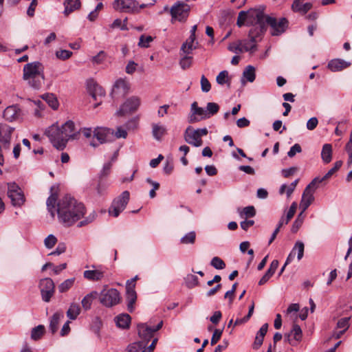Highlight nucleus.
I'll return each mask as SVG.
<instances>
[{"mask_svg": "<svg viewBox=\"0 0 352 352\" xmlns=\"http://www.w3.org/2000/svg\"><path fill=\"white\" fill-rule=\"evenodd\" d=\"M58 219L66 226H71L85 214L84 205L70 195H65L57 203Z\"/></svg>", "mask_w": 352, "mask_h": 352, "instance_id": "obj_1", "label": "nucleus"}, {"mask_svg": "<svg viewBox=\"0 0 352 352\" xmlns=\"http://www.w3.org/2000/svg\"><path fill=\"white\" fill-rule=\"evenodd\" d=\"M44 67L38 61L28 63L23 67V79L34 89H39L44 82Z\"/></svg>", "mask_w": 352, "mask_h": 352, "instance_id": "obj_2", "label": "nucleus"}, {"mask_svg": "<svg viewBox=\"0 0 352 352\" xmlns=\"http://www.w3.org/2000/svg\"><path fill=\"white\" fill-rule=\"evenodd\" d=\"M263 19L262 12L256 10H250L247 12L241 11L237 17L236 25L241 27L246 22L247 25H253V28L257 27L258 29L259 27H261L262 29L264 25Z\"/></svg>", "mask_w": 352, "mask_h": 352, "instance_id": "obj_3", "label": "nucleus"}, {"mask_svg": "<svg viewBox=\"0 0 352 352\" xmlns=\"http://www.w3.org/2000/svg\"><path fill=\"white\" fill-rule=\"evenodd\" d=\"M263 28L259 27V31L263 33L266 30V26L270 25L272 28V34L273 36H278L283 33L288 26V21L285 18L277 19L274 17L266 16L263 14Z\"/></svg>", "mask_w": 352, "mask_h": 352, "instance_id": "obj_4", "label": "nucleus"}, {"mask_svg": "<svg viewBox=\"0 0 352 352\" xmlns=\"http://www.w3.org/2000/svg\"><path fill=\"white\" fill-rule=\"evenodd\" d=\"M45 134L50 138V142L55 148L60 151L65 148L67 142L58 125L53 124L50 126L46 130Z\"/></svg>", "mask_w": 352, "mask_h": 352, "instance_id": "obj_5", "label": "nucleus"}, {"mask_svg": "<svg viewBox=\"0 0 352 352\" xmlns=\"http://www.w3.org/2000/svg\"><path fill=\"white\" fill-rule=\"evenodd\" d=\"M129 192L125 190L120 196L114 199L109 209V214L114 217H118L120 212L125 209L129 201Z\"/></svg>", "mask_w": 352, "mask_h": 352, "instance_id": "obj_6", "label": "nucleus"}, {"mask_svg": "<svg viewBox=\"0 0 352 352\" xmlns=\"http://www.w3.org/2000/svg\"><path fill=\"white\" fill-rule=\"evenodd\" d=\"M8 197L10 199L12 206L21 207L25 199L22 190L15 182L8 183Z\"/></svg>", "mask_w": 352, "mask_h": 352, "instance_id": "obj_7", "label": "nucleus"}, {"mask_svg": "<svg viewBox=\"0 0 352 352\" xmlns=\"http://www.w3.org/2000/svg\"><path fill=\"white\" fill-rule=\"evenodd\" d=\"M317 179H313L304 190L300 202V208L306 210L315 199L314 192L317 189Z\"/></svg>", "mask_w": 352, "mask_h": 352, "instance_id": "obj_8", "label": "nucleus"}, {"mask_svg": "<svg viewBox=\"0 0 352 352\" xmlns=\"http://www.w3.org/2000/svg\"><path fill=\"white\" fill-rule=\"evenodd\" d=\"M121 298L116 289H103L100 292V302L107 307H111L120 302Z\"/></svg>", "mask_w": 352, "mask_h": 352, "instance_id": "obj_9", "label": "nucleus"}, {"mask_svg": "<svg viewBox=\"0 0 352 352\" xmlns=\"http://www.w3.org/2000/svg\"><path fill=\"white\" fill-rule=\"evenodd\" d=\"M261 34L257 27L252 28L248 34L249 39L240 40L243 52H248L250 54L254 53L257 50L256 38Z\"/></svg>", "mask_w": 352, "mask_h": 352, "instance_id": "obj_10", "label": "nucleus"}, {"mask_svg": "<svg viewBox=\"0 0 352 352\" xmlns=\"http://www.w3.org/2000/svg\"><path fill=\"white\" fill-rule=\"evenodd\" d=\"M112 6L114 10L121 12H139V3L136 0H114Z\"/></svg>", "mask_w": 352, "mask_h": 352, "instance_id": "obj_11", "label": "nucleus"}, {"mask_svg": "<svg viewBox=\"0 0 352 352\" xmlns=\"http://www.w3.org/2000/svg\"><path fill=\"white\" fill-rule=\"evenodd\" d=\"M163 325V321L161 320L155 328L151 327L146 323H140L138 325V331L139 337L142 340L141 342H148L153 337L154 333L160 330Z\"/></svg>", "mask_w": 352, "mask_h": 352, "instance_id": "obj_12", "label": "nucleus"}, {"mask_svg": "<svg viewBox=\"0 0 352 352\" xmlns=\"http://www.w3.org/2000/svg\"><path fill=\"white\" fill-rule=\"evenodd\" d=\"M39 288L42 300L45 302H49L55 292V285L52 279L50 278L41 279L39 283Z\"/></svg>", "mask_w": 352, "mask_h": 352, "instance_id": "obj_13", "label": "nucleus"}, {"mask_svg": "<svg viewBox=\"0 0 352 352\" xmlns=\"http://www.w3.org/2000/svg\"><path fill=\"white\" fill-rule=\"evenodd\" d=\"M3 118L8 122H22L23 112L18 104L7 107L3 112Z\"/></svg>", "mask_w": 352, "mask_h": 352, "instance_id": "obj_14", "label": "nucleus"}, {"mask_svg": "<svg viewBox=\"0 0 352 352\" xmlns=\"http://www.w3.org/2000/svg\"><path fill=\"white\" fill-rule=\"evenodd\" d=\"M140 104V98L138 97H131L128 98L116 111V115L123 116L129 114L138 109Z\"/></svg>", "mask_w": 352, "mask_h": 352, "instance_id": "obj_15", "label": "nucleus"}, {"mask_svg": "<svg viewBox=\"0 0 352 352\" xmlns=\"http://www.w3.org/2000/svg\"><path fill=\"white\" fill-rule=\"evenodd\" d=\"M129 89V82L123 78L118 79L113 87L111 96L114 100H118L124 97Z\"/></svg>", "mask_w": 352, "mask_h": 352, "instance_id": "obj_16", "label": "nucleus"}, {"mask_svg": "<svg viewBox=\"0 0 352 352\" xmlns=\"http://www.w3.org/2000/svg\"><path fill=\"white\" fill-rule=\"evenodd\" d=\"M190 6L184 2H177L170 9V14L173 19L181 21L185 20L188 16Z\"/></svg>", "mask_w": 352, "mask_h": 352, "instance_id": "obj_17", "label": "nucleus"}, {"mask_svg": "<svg viewBox=\"0 0 352 352\" xmlns=\"http://www.w3.org/2000/svg\"><path fill=\"white\" fill-rule=\"evenodd\" d=\"M184 138L185 141L195 147H199L202 145L203 141L198 134V131H195L191 126L186 128L184 133Z\"/></svg>", "mask_w": 352, "mask_h": 352, "instance_id": "obj_18", "label": "nucleus"}, {"mask_svg": "<svg viewBox=\"0 0 352 352\" xmlns=\"http://www.w3.org/2000/svg\"><path fill=\"white\" fill-rule=\"evenodd\" d=\"M92 267L94 269L85 270L83 272L84 278L90 281H99L102 280L104 278L105 273L103 270V267L102 265H99L96 268L95 265H92Z\"/></svg>", "mask_w": 352, "mask_h": 352, "instance_id": "obj_19", "label": "nucleus"}, {"mask_svg": "<svg viewBox=\"0 0 352 352\" xmlns=\"http://www.w3.org/2000/svg\"><path fill=\"white\" fill-rule=\"evenodd\" d=\"M14 129L6 124H0V142L3 144L5 148L8 149L11 140L12 133Z\"/></svg>", "mask_w": 352, "mask_h": 352, "instance_id": "obj_20", "label": "nucleus"}, {"mask_svg": "<svg viewBox=\"0 0 352 352\" xmlns=\"http://www.w3.org/2000/svg\"><path fill=\"white\" fill-rule=\"evenodd\" d=\"M110 133V130L106 128L97 127L94 131V138L98 141L96 142L94 140L90 142V145L93 147H97L100 144H102L107 140V135Z\"/></svg>", "mask_w": 352, "mask_h": 352, "instance_id": "obj_21", "label": "nucleus"}, {"mask_svg": "<svg viewBox=\"0 0 352 352\" xmlns=\"http://www.w3.org/2000/svg\"><path fill=\"white\" fill-rule=\"evenodd\" d=\"M302 336V333L300 327L297 324H294L290 332L285 334L284 339L285 342H289L290 344H294L293 340L300 341Z\"/></svg>", "mask_w": 352, "mask_h": 352, "instance_id": "obj_22", "label": "nucleus"}, {"mask_svg": "<svg viewBox=\"0 0 352 352\" xmlns=\"http://www.w3.org/2000/svg\"><path fill=\"white\" fill-rule=\"evenodd\" d=\"M87 91L94 100L98 96H104L105 91L101 86L97 84L94 80H89L87 82Z\"/></svg>", "mask_w": 352, "mask_h": 352, "instance_id": "obj_23", "label": "nucleus"}, {"mask_svg": "<svg viewBox=\"0 0 352 352\" xmlns=\"http://www.w3.org/2000/svg\"><path fill=\"white\" fill-rule=\"evenodd\" d=\"M350 65H351L350 62L345 61L342 59L336 58V59L331 60L328 63V68L331 71L335 72L341 71L345 68H347Z\"/></svg>", "mask_w": 352, "mask_h": 352, "instance_id": "obj_24", "label": "nucleus"}, {"mask_svg": "<svg viewBox=\"0 0 352 352\" xmlns=\"http://www.w3.org/2000/svg\"><path fill=\"white\" fill-rule=\"evenodd\" d=\"M195 39L196 38L189 36L186 41L182 45L180 52L183 54H190L199 45Z\"/></svg>", "mask_w": 352, "mask_h": 352, "instance_id": "obj_25", "label": "nucleus"}, {"mask_svg": "<svg viewBox=\"0 0 352 352\" xmlns=\"http://www.w3.org/2000/svg\"><path fill=\"white\" fill-rule=\"evenodd\" d=\"M60 129L63 132L64 138L66 139L67 142L70 138H73L74 136L75 125L74 123L71 120H68L65 124H63L61 127H60Z\"/></svg>", "mask_w": 352, "mask_h": 352, "instance_id": "obj_26", "label": "nucleus"}, {"mask_svg": "<svg viewBox=\"0 0 352 352\" xmlns=\"http://www.w3.org/2000/svg\"><path fill=\"white\" fill-rule=\"evenodd\" d=\"M292 8L294 12L305 14L311 9L312 3L309 2L304 3L302 1L295 0L292 3Z\"/></svg>", "mask_w": 352, "mask_h": 352, "instance_id": "obj_27", "label": "nucleus"}, {"mask_svg": "<svg viewBox=\"0 0 352 352\" xmlns=\"http://www.w3.org/2000/svg\"><path fill=\"white\" fill-rule=\"evenodd\" d=\"M64 318V314L62 311H58L54 314L50 319V329L54 334L55 333L58 328V324L60 319Z\"/></svg>", "mask_w": 352, "mask_h": 352, "instance_id": "obj_28", "label": "nucleus"}, {"mask_svg": "<svg viewBox=\"0 0 352 352\" xmlns=\"http://www.w3.org/2000/svg\"><path fill=\"white\" fill-rule=\"evenodd\" d=\"M64 6V14L67 16L80 7V0H65Z\"/></svg>", "mask_w": 352, "mask_h": 352, "instance_id": "obj_29", "label": "nucleus"}, {"mask_svg": "<svg viewBox=\"0 0 352 352\" xmlns=\"http://www.w3.org/2000/svg\"><path fill=\"white\" fill-rule=\"evenodd\" d=\"M332 145L324 144L321 151V158L324 164H329L332 160Z\"/></svg>", "mask_w": 352, "mask_h": 352, "instance_id": "obj_30", "label": "nucleus"}, {"mask_svg": "<svg viewBox=\"0 0 352 352\" xmlns=\"http://www.w3.org/2000/svg\"><path fill=\"white\" fill-rule=\"evenodd\" d=\"M115 320L118 327L122 329H127L129 327L131 317L129 314H123L116 317Z\"/></svg>", "mask_w": 352, "mask_h": 352, "instance_id": "obj_31", "label": "nucleus"}, {"mask_svg": "<svg viewBox=\"0 0 352 352\" xmlns=\"http://www.w3.org/2000/svg\"><path fill=\"white\" fill-rule=\"evenodd\" d=\"M98 296L97 292H91L87 294L82 300L81 304L85 310H89L91 309L93 300L96 298Z\"/></svg>", "mask_w": 352, "mask_h": 352, "instance_id": "obj_32", "label": "nucleus"}, {"mask_svg": "<svg viewBox=\"0 0 352 352\" xmlns=\"http://www.w3.org/2000/svg\"><path fill=\"white\" fill-rule=\"evenodd\" d=\"M342 165V161H337L334 164V166L331 168L322 177H315L314 179H317L316 182L320 184L323 181L330 178Z\"/></svg>", "mask_w": 352, "mask_h": 352, "instance_id": "obj_33", "label": "nucleus"}, {"mask_svg": "<svg viewBox=\"0 0 352 352\" xmlns=\"http://www.w3.org/2000/svg\"><path fill=\"white\" fill-rule=\"evenodd\" d=\"M80 313V307L79 304L76 302H72L70 304L68 310L67 311V316L70 320H75Z\"/></svg>", "mask_w": 352, "mask_h": 352, "instance_id": "obj_34", "label": "nucleus"}, {"mask_svg": "<svg viewBox=\"0 0 352 352\" xmlns=\"http://www.w3.org/2000/svg\"><path fill=\"white\" fill-rule=\"evenodd\" d=\"M57 195L52 193L47 199V207L52 217L55 216Z\"/></svg>", "mask_w": 352, "mask_h": 352, "instance_id": "obj_35", "label": "nucleus"}, {"mask_svg": "<svg viewBox=\"0 0 352 352\" xmlns=\"http://www.w3.org/2000/svg\"><path fill=\"white\" fill-rule=\"evenodd\" d=\"M166 128L159 124H153L152 133L155 139L160 140L162 137L166 133Z\"/></svg>", "mask_w": 352, "mask_h": 352, "instance_id": "obj_36", "label": "nucleus"}, {"mask_svg": "<svg viewBox=\"0 0 352 352\" xmlns=\"http://www.w3.org/2000/svg\"><path fill=\"white\" fill-rule=\"evenodd\" d=\"M42 98L45 100V103L48 104L53 109H57L58 107V102L52 94H46L42 96Z\"/></svg>", "mask_w": 352, "mask_h": 352, "instance_id": "obj_37", "label": "nucleus"}, {"mask_svg": "<svg viewBox=\"0 0 352 352\" xmlns=\"http://www.w3.org/2000/svg\"><path fill=\"white\" fill-rule=\"evenodd\" d=\"M255 68L252 65H248L243 72V78L248 82H252L255 80Z\"/></svg>", "mask_w": 352, "mask_h": 352, "instance_id": "obj_38", "label": "nucleus"}, {"mask_svg": "<svg viewBox=\"0 0 352 352\" xmlns=\"http://www.w3.org/2000/svg\"><path fill=\"white\" fill-rule=\"evenodd\" d=\"M146 346V342L140 341L135 342L127 346L126 352H141Z\"/></svg>", "mask_w": 352, "mask_h": 352, "instance_id": "obj_39", "label": "nucleus"}, {"mask_svg": "<svg viewBox=\"0 0 352 352\" xmlns=\"http://www.w3.org/2000/svg\"><path fill=\"white\" fill-rule=\"evenodd\" d=\"M191 112H193V113L197 116H199L200 120L208 118L206 109L197 107V103L196 102H194L191 104Z\"/></svg>", "mask_w": 352, "mask_h": 352, "instance_id": "obj_40", "label": "nucleus"}, {"mask_svg": "<svg viewBox=\"0 0 352 352\" xmlns=\"http://www.w3.org/2000/svg\"><path fill=\"white\" fill-rule=\"evenodd\" d=\"M45 327L43 325H38L33 328L31 331V338L34 340H38L41 339L42 336L44 334Z\"/></svg>", "mask_w": 352, "mask_h": 352, "instance_id": "obj_41", "label": "nucleus"}, {"mask_svg": "<svg viewBox=\"0 0 352 352\" xmlns=\"http://www.w3.org/2000/svg\"><path fill=\"white\" fill-rule=\"evenodd\" d=\"M216 81L219 85H223L226 83L228 87H230V82L229 80L228 72L226 70L221 71L217 76Z\"/></svg>", "mask_w": 352, "mask_h": 352, "instance_id": "obj_42", "label": "nucleus"}, {"mask_svg": "<svg viewBox=\"0 0 352 352\" xmlns=\"http://www.w3.org/2000/svg\"><path fill=\"white\" fill-rule=\"evenodd\" d=\"M185 284L188 288H193L195 286L198 285L199 280L198 278L192 274H188L185 278Z\"/></svg>", "mask_w": 352, "mask_h": 352, "instance_id": "obj_43", "label": "nucleus"}, {"mask_svg": "<svg viewBox=\"0 0 352 352\" xmlns=\"http://www.w3.org/2000/svg\"><path fill=\"white\" fill-rule=\"evenodd\" d=\"M75 278H71L65 280L58 285V291L60 293H64L68 291L74 284Z\"/></svg>", "mask_w": 352, "mask_h": 352, "instance_id": "obj_44", "label": "nucleus"}, {"mask_svg": "<svg viewBox=\"0 0 352 352\" xmlns=\"http://www.w3.org/2000/svg\"><path fill=\"white\" fill-rule=\"evenodd\" d=\"M196 233L195 231H191L186 234L180 239V243L182 244H193L195 242Z\"/></svg>", "mask_w": 352, "mask_h": 352, "instance_id": "obj_45", "label": "nucleus"}, {"mask_svg": "<svg viewBox=\"0 0 352 352\" xmlns=\"http://www.w3.org/2000/svg\"><path fill=\"white\" fill-rule=\"evenodd\" d=\"M219 110V106L215 102H208L206 105V112L208 118L216 114Z\"/></svg>", "mask_w": 352, "mask_h": 352, "instance_id": "obj_46", "label": "nucleus"}, {"mask_svg": "<svg viewBox=\"0 0 352 352\" xmlns=\"http://www.w3.org/2000/svg\"><path fill=\"white\" fill-rule=\"evenodd\" d=\"M192 57L189 54H184V56L179 60V65L182 69H186L192 65Z\"/></svg>", "mask_w": 352, "mask_h": 352, "instance_id": "obj_47", "label": "nucleus"}, {"mask_svg": "<svg viewBox=\"0 0 352 352\" xmlns=\"http://www.w3.org/2000/svg\"><path fill=\"white\" fill-rule=\"evenodd\" d=\"M304 250H305L304 243L302 241H298L295 243V245L292 250L294 251L295 253L297 251V252H298L297 258L298 261H300L303 257Z\"/></svg>", "mask_w": 352, "mask_h": 352, "instance_id": "obj_48", "label": "nucleus"}, {"mask_svg": "<svg viewBox=\"0 0 352 352\" xmlns=\"http://www.w3.org/2000/svg\"><path fill=\"white\" fill-rule=\"evenodd\" d=\"M210 265L217 270H223L226 267L225 262L218 256L212 258Z\"/></svg>", "mask_w": 352, "mask_h": 352, "instance_id": "obj_49", "label": "nucleus"}, {"mask_svg": "<svg viewBox=\"0 0 352 352\" xmlns=\"http://www.w3.org/2000/svg\"><path fill=\"white\" fill-rule=\"evenodd\" d=\"M153 41L151 36L141 35L138 42V46L140 47L147 48L149 47L151 42Z\"/></svg>", "mask_w": 352, "mask_h": 352, "instance_id": "obj_50", "label": "nucleus"}, {"mask_svg": "<svg viewBox=\"0 0 352 352\" xmlns=\"http://www.w3.org/2000/svg\"><path fill=\"white\" fill-rule=\"evenodd\" d=\"M350 320L349 317L347 318H342L340 320H338L337 323V327L340 329H344L343 331L340 332V334L338 336V338H339L340 335L344 333V332L348 329L349 327V321Z\"/></svg>", "mask_w": 352, "mask_h": 352, "instance_id": "obj_51", "label": "nucleus"}, {"mask_svg": "<svg viewBox=\"0 0 352 352\" xmlns=\"http://www.w3.org/2000/svg\"><path fill=\"white\" fill-rule=\"evenodd\" d=\"M256 215V210L254 206H250L245 207L243 209L242 212H241L240 216L243 217L245 216L246 218L254 217Z\"/></svg>", "mask_w": 352, "mask_h": 352, "instance_id": "obj_52", "label": "nucleus"}, {"mask_svg": "<svg viewBox=\"0 0 352 352\" xmlns=\"http://www.w3.org/2000/svg\"><path fill=\"white\" fill-rule=\"evenodd\" d=\"M126 21L127 18H126L123 21L120 19H116L114 20L111 27L112 28H120L122 30H127Z\"/></svg>", "mask_w": 352, "mask_h": 352, "instance_id": "obj_53", "label": "nucleus"}, {"mask_svg": "<svg viewBox=\"0 0 352 352\" xmlns=\"http://www.w3.org/2000/svg\"><path fill=\"white\" fill-rule=\"evenodd\" d=\"M56 242L57 239L53 234L48 235L44 240L45 246L48 249L52 248L56 245Z\"/></svg>", "mask_w": 352, "mask_h": 352, "instance_id": "obj_54", "label": "nucleus"}, {"mask_svg": "<svg viewBox=\"0 0 352 352\" xmlns=\"http://www.w3.org/2000/svg\"><path fill=\"white\" fill-rule=\"evenodd\" d=\"M107 54L105 52L100 51L97 55L92 56L91 60L94 64H100L105 60Z\"/></svg>", "mask_w": 352, "mask_h": 352, "instance_id": "obj_55", "label": "nucleus"}, {"mask_svg": "<svg viewBox=\"0 0 352 352\" xmlns=\"http://www.w3.org/2000/svg\"><path fill=\"white\" fill-rule=\"evenodd\" d=\"M200 82H201V91L203 92L207 93L210 90V89H211L210 82H209V80L207 79V78L204 75H202V76L201 77Z\"/></svg>", "mask_w": 352, "mask_h": 352, "instance_id": "obj_56", "label": "nucleus"}, {"mask_svg": "<svg viewBox=\"0 0 352 352\" xmlns=\"http://www.w3.org/2000/svg\"><path fill=\"white\" fill-rule=\"evenodd\" d=\"M297 208V204L296 202H293L287 213V216L285 217V224H287L291 219L294 217L296 210Z\"/></svg>", "mask_w": 352, "mask_h": 352, "instance_id": "obj_57", "label": "nucleus"}, {"mask_svg": "<svg viewBox=\"0 0 352 352\" xmlns=\"http://www.w3.org/2000/svg\"><path fill=\"white\" fill-rule=\"evenodd\" d=\"M174 165H173V159L167 158L165 162V164L163 168V170L166 174H170L173 170Z\"/></svg>", "mask_w": 352, "mask_h": 352, "instance_id": "obj_58", "label": "nucleus"}, {"mask_svg": "<svg viewBox=\"0 0 352 352\" xmlns=\"http://www.w3.org/2000/svg\"><path fill=\"white\" fill-rule=\"evenodd\" d=\"M72 55V52L67 50H61L60 51H57L56 53V57L61 60L68 59Z\"/></svg>", "mask_w": 352, "mask_h": 352, "instance_id": "obj_59", "label": "nucleus"}, {"mask_svg": "<svg viewBox=\"0 0 352 352\" xmlns=\"http://www.w3.org/2000/svg\"><path fill=\"white\" fill-rule=\"evenodd\" d=\"M228 50L234 53L238 54L243 52L241 44H240V41H238L237 43H232L228 45Z\"/></svg>", "mask_w": 352, "mask_h": 352, "instance_id": "obj_60", "label": "nucleus"}, {"mask_svg": "<svg viewBox=\"0 0 352 352\" xmlns=\"http://www.w3.org/2000/svg\"><path fill=\"white\" fill-rule=\"evenodd\" d=\"M222 332H223L222 330H220L218 329H216L214 331L211 340H210L211 345H214L215 344L217 343V342L220 340V338L221 337Z\"/></svg>", "mask_w": 352, "mask_h": 352, "instance_id": "obj_61", "label": "nucleus"}, {"mask_svg": "<svg viewBox=\"0 0 352 352\" xmlns=\"http://www.w3.org/2000/svg\"><path fill=\"white\" fill-rule=\"evenodd\" d=\"M302 151V148L300 144H295L292 146L287 153V155L289 157H293L296 153H299Z\"/></svg>", "mask_w": 352, "mask_h": 352, "instance_id": "obj_62", "label": "nucleus"}, {"mask_svg": "<svg viewBox=\"0 0 352 352\" xmlns=\"http://www.w3.org/2000/svg\"><path fill=\"white\" fill-rule=\"evenodd\" d=\"M96 217V214L94 212L91 213L88 217H85V219L79 222L78 224V227H82L85 226L90 223H91Z\"/></svg>", "mask_w": 352, "mask_h": 352, "instance_id": "obj_63", "label": "nucleus"}, {"mask_svg": "<svg viewBox=\"0 0 352 352\" xmlns=\"http://www.w3.org/2000/svg\"><path fill=\"white\" fill-rule=\"evenodd\" d=\"M318 124V120L316 117L311 118L307 122V129L309 131L315 129Z\"/></svg>", "mask_w": 352, "mask_h": 352, "instance_id": "obj_64", "label": "nucleus"}]
</instances>
